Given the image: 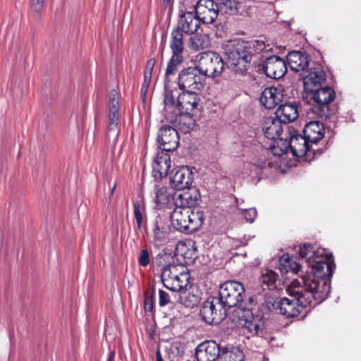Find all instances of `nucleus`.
I'll list each match as a JSON object with an SVG mask.
<instances>
[{"mask_svg":"<svg viewBox=\"0 0 361 361\" xmlns=\"http://www.w3.org/2000/svg\"><path fill=\"white\" fill-rule=\"evenodd\" d=\"M325 250L318 251V255L314 259L309 257L308 267L311 271L300 275L294 279L298 281L304 288L312 292L319 302L326 300L331 289V278L336 267L334 262L323 260L322 257Z\"/></svg>","mask_w":361,"mask_h":361,"instance_id":"obj_1","label":"nucleus"},{"mask_svg":"<svg viewBox=\"0 0 361 361\" xmlns=\"http://www.w3.org/2000/svg\"><path fill=\"white\" fill-rule=\"evenodd\" d=\"M228 67L235 74L244 75L250 68L254 57L267 51L262 40L245 41L240 38L228 40L223 44Z\"/></svg>","mask_w":361,"mask_h":361,"instance_id":"obj_2","label":"nucleus"},{"mask_svg":"<svg viewBox=\"0 0 361 361\" xmlns=\"http://www.w3.org/2000/svg\"><path fill=\"white\" fill-rule=\"evenodd\" d=\"M244 153L250 158L247 168L251 176H258L263 169L270 165L267 162V155L271 153L275 157H281L290 151L288 135L286 138H276L269 148L264 147L257 139L250 138L243 142Z\"/></svg>","mask_w":361,"mask_h":361,"instance_id":"obj_3","label":"nucleus"},{"mask_svg":"<svg viewBox=\"0 0 361 361\" xmlns=\"http://www.w3.org/2000/svg\"><path fill=\"white\" fill-rule=\"evenodd\" d=\"M288 298H279L276 311L289 318L298 317L305 308L310 309L320 304L312 292L307 290L298 281L292 280L286 288Z\"/></svg>","mask_w":361,"mask_h":361,"instance_id":"obj_4","label":"nucleus"},{"mask_svg":"<svg viewBox=\"0 0 361 361\" xmlns=\"http://www.w3.org/2000/svg\"><path fill=\"white\" fill-rule=\"evenodd\" d=\"M216 296L227 310L238 307L243 312H253L255 310V297L245 299V290L243 285L236 281H227L221 284Z\"/></svg>","mask_w":361,"mask_h":361,"instance_id":"obj_5","label":"nucleus"},{"mask_svg":"<svg viewBox=\"0 0 361 361\" xmlns=\"http://www.w3.org/2000/svg\"><path fill=\"white\" fill-rule=\"evenodd\" d=\"M173 227L186 234L196 231L202 224L203 212L200 209H173L170 215Z\"/></svg>","mask_w":361,"mask_h":361,"instance_id":"obj_6","label":"nucleus"},{"mask_svg":"<svg viewBox=\"0 0 361 361\" xmlns=\"http://www.w3.org/2000/svg\"><path fill=\"white\" fill-rule=\"evenodd\" d=\"M311 100L315 103L312 110L321 118L327 119L335 114V111L330 109L329 103L334 101L336 92L329 85H324L307 90Z\"/></svg>","mask_w":361,"mask_h":361,"instance_id":"obj_7","label":"nucleus"},{"mask_svg":"<svg viewBox=\"0 0 361 361\" xmlns=\"http://www.w3.org/2000/svg\"><path fill=\"white\" fill-rule=\"evenodd\" d=\"M109 114L107 122L106 142L112 147L117 143L120 130L118 128L119 119V101L118 93L116 90H111L109 94Z\"/></svg>","mask_w":361,"mask_h":361,"instance_id":"obj_8","label":"nucleus"},{"mask_svg":"<svg viewBox=\"0 0 361 361\" xmlns=\"http://www.w3.org/2000/svg\"><path fill=\"white\" fill-rule=\"evenodd\" d=\"M197 66L204 78L219 76L224 68V62L219 54L214 51H205L196 56Z\"/></svg>","mask_w":361,"mask_h":361,"instance_id":"obj_9","label":"nucleus"},{"mask_svg":"<svg viewBox=\"0 0 361 361\" xmlns=\"http://www.w3.org/2000/svg\"><path fill=\"white\" fill-rule=\"evenodd\" d=\"M289 128L288 126H287ZM286 133H288L290 139V152L294 157H306L307 159L314 158L323 153V149L319 147H314L305 135L299 134L295 129L288 128Z\"/></svg>","mask_w":361,"mask_h":361,"instance_id":"obj_10","label":"nucleus"},{"mask_svg":"<svg viewBox=\"0 0 361 361\" xmlns=\"http://www.w3.org/2000/svg\"><path fill=\"white\" fill-rule=\"evenodd\" d=\"M183 34L180 30L175 27L170 35L169 47L172 51V55L167 63L165 71V76L169 77L174 75L178 69V66L184 61V39Z\"/></svg>","mask_w":361,"mask_h":361,"instance_id":"obj_11","label":"nucleus"},{"mask_svg":"<svg viewBox=\"0 0 361 361\" xmlns=\"http://www.w3.org/2000/svg\"><path fill=\"white\" fill-rule=\"evenodd\" d=\"M227 314V309L216 295L209 297L200 309L202 319L210 325L219 324L226 318Z\"/></svg>","mask_w":361,"mask_h":361,"instance_id":"obj_12","label":"nucleus"},{"mask_svg":"<svg viewBox=\"0 0 361 361\" xmlns=\"http://www.w3.org/2000/svg\"><path fill=\"white\" fill-rule=\"evenodd\" d=\"M204 78L197 66L180 71L178 78V85L181 90H201Z\"/></svg>","mask_w":361,"mask_h":361,"instance_id":"obj_13","label":"nucleus"},{"mask_svg":"<svg viewBox=\"0 0 361 361\" xmlns=\"http://www.w3.org/2000/svg\"><path fill=\"white\" fill-rule=\"evenodd\" d=\"M252 316V319H246L241 327L243 334L247 338L251 337H260L265 340L267 343L273 338L269 336L265 329V319L263 316L259 314H255L249 312Z\"/></svg>","mask_w":361,"mask_h":361,"instance_id":"obj_14","label":"nucleus"},{"mask_svg":"<svg viewBox=\"0 0 361 361\" xmlns=\"http://www.w3.org/2000/svg\"><path fill=\"white\" fill-rule=\"evenodd\" d=\"M157 140L159 151L166 152L175 151L179 145L177 129L169 125L163 126L158 131Z\"/></svg>","mask_w":361,"mask_h":361,"instance_id":"obj_15","label":"nucleus"},{"mask_svg":"<svg viewBox=\"0 0 361 361\" xmlns=\"http://www.w3.org/2000/svg\"><path fill=\"white\" fill-rule=\"evenodd\" d=\"M302 73L306 91L323 85L326 80V75L321 63L313 62Z\"/></svg>","mask_w":361,"mask_h":361,"instance_id":"obj_16","label":"nucleus"},{"mask_svg":"<svg viewBox=\"0 0 361 361\" xmlns=\"http://www.w3.org/2000/svg\"><path fill=\"white\" fill-rule=\"evenodd\" d=\"M152 243L157 247L165 245L171 230L167 216L158 214L151 224Z\"/></svg>","mask_w":361,"mask_h":361,"instance_id":"obj_17","label":"nucleus"},{"mask_svg":"<svg viewBox=\"0 0 361 361\" xmlns=\"http://www.w3.org/2000/svg\"><path fill=\"white\" fill-rule=\"evenodd\" d=\"M262 70L266 75L270 78L279 79L282 78L287 71L286 61L279 56L271 55L265 56L262 55Z\"/></svg>","mask_w":361,"mask_h":361,"instance_id":"obj_18","label":"nucleus"},{"mask_svg":"<svg viewBox=\"0 0 361 361\" xmlns=\"http://www.w3.org/2000/svg\"><path fill=\"white\" fill-rule=\"evenodd\" d=\"M193 182V173L188 166L175 168L170 176L171 187L176 190L189 189Z\"/></svg>","mask_w":361,"mask_h":361,"instance_id":"obj_19","label":"nucleus"},{"mask_svg":"<svg viewBox=\"0 0 361 361\" xmlns=\"http://www.w3.org/2000/svg\"><path fill=\"white\" fill-rule=\"evenodd\" d=\"M222 348L214 340L203 341L195 349V357L197 361H216L220 358Z\"/></svg>","mask_w":361,"mask_h":361,"instance_id":"obj_20","label":"nucleus"},{"mask_svg":"<svg viewBox=\"0 0 361 361\" xmlns=\"http://www.w3.org/2000/svg\"><path fill=\"white\" fill-rule=\"evenodd\" d=\"M218 6L214 0H199L195 7V12L204 24H211L218 17Z\"/></svg>","mask_w":361,"mask_h":361,"instance_id":"obj_21","label":"nucleus"},{"mask_svg":"<svg viewBox=\"0 0 361 361\" xmlns=\"http://www.w3.org/2000/svg\"><path fill=\"white\" fill-rule=\"evenodd\" d=\"M201 22L195 12L188 11L179 16V20L175 28L183 33L192 35L197 31Z\"/></svg>","mask_w":361,"mask_h":361,"instance_id":"obj_22","label":"nucleus"},{"mask_svg":"<svg viewBox=\"0 0 361 361\" xmlns=\"http://www.w3.org/2000/svg\"><path fill=\"white\" fill-rule=\"evenodd\" d=\"M283 98V88L281 86H270L262 91L259 101L266 109H272L281 104Z\"/></svg>","mask_w":361,"mask_h":361,"instance_id":"obj_23","label":"nucleus"},{"mask_svg":"<svg viewBox=\"0 0 361 361\" xmlns=\"http://www.w3.org/2000/svg\"><path fill=\"white\" fill-rule=\"evenodd\" d=\"M200 90H182L178 95L176 106L178 111L190 112L197 109L200 97L197 93Z\"/></svg>","mask_w":361,"mask_h":361,"instance_id":"obj_24","label":"nucleus"},{"mask_svg":"<svg viewBox=\"0 0 361 361\" xmlns=\"http://www.w3.org/2000/svg\"><path fill=\"white\" fill-rule=\"evenodd\" d=\"M171 160L169 152L158 151L152 164V173L155 178L166 176L171 169Z\"/></svg>","mask_w":361,"mask_h":361,"instance_id":"obj_25","label":"nucleus"},{"mask_svg":"<svg viewBox=\"0 0 361 361\" xmlns=\"http://www.w3.org/2000/svg\"><path fill=\"white\" fill-rule=\"evenodd\" d=\"M200 197V193L195 190L194 193L190 191L176 192L173 193L172 200L175 206L174 209H192Z\"/></svg>","mask_w":361,"mask_h":361,"instance_id":"obj_26","label":"nucleus"},{"mask_svg":"<svg viewBox=\"0 0 361 361\" xmlns=\"http://www.w3.org/2000/svg\"><path fill=\"white\" fill-rule=\"evenodd\" d=\"M275 116L284 124L293 122L299 116L298 102H282L277 108Z\"/></svg>","mask_w":361,"mask_h":361,"instance_id":"obj_27","label":"nucleus"},{"mask_svg":"<svg viewBox=\"0 0 361 361\" xmlns=\"http://www.w3.org/2000/svg\"><path fill=\"white\" fill-rule=\"evenodd\" d=\"M324 126L319 121H310L303 129L305 137L314 147H317V142L324 137Z\"/></svg>","mask_w":361,"mask_h":361,"instance_id":"obj_28","label":"nucleus"},{"mask_svg":"<svg viewBox=\"0 0 361 361\" xmlns=\"http://www.w3.org/2000/svg\"><path fill=\"white\" fill-rule=\"evenodd\" d=\"M177 131L187 134L190 133L195 126V120L190 112L178 111L173 121H171Z\"/></svg>","mask_w":361,"mask_h":361,"instance_id":"obj_29","label":"nucleus"},{"mask_svg":"<svg viewBox=\"0 0 361 361\" xmlns=\"http://www.w3.org/2000/svg\"><path fill=\"white\" fill-rule=\"evenodd\" d=\"M290 68L294 72H304L310 65L309 56L300 51H292L287 55Z\"/></svg>","mask_w":361,"mask_h":361,"instance_id":"obj_30","label":"nucleus"},{"mask_svg":"<svg viewBox=\"0 0 361 361\" xmlns=\"http://www.w3.org/2000/svg\"><path fill=\"white\" fill-rule=\"evenodd\" d=\"M283 122L276 116L267 117L262 126L264 136L269 140H275L283 133Z\"/></svg>","mask_w":361,"mask_h":361,"instance_id":"obj_31","label":"nucleus"},{"mask_svg":"<svg viewBox=\"0 0 361 361\" xmlns=\"http://www.w3.org/2000/svg\"><path fill=\"white\" fill-rule=\"evenodd\" d=\"M133 214L138 231H147L146 205L143 199H137L133 202Z\"/></svg>","mask_w":361,"mask_h":361,"instance_id":"obj_32","label":"nucleus"},{"mask_svg":"<svg viewBox=\"0 0 361 361\" xmlns=\"http://www.w3.org/2000/svg\"><path fill=\"white\" fill-rule=\"evenodd\" d=\"M190 274L184 270L180 271L171 283L167 282L165 287L173 292H180L186 290L189 285Z\"/></svg>","mask_w":361,"mask_h":361,"instance_id":"obj_33","label":"nucleus"},{"mask_svg":"<svg viewBox=\"0 0 361 361\" xmlns=\"http://www.w3.org/2000/svg\"><path fill=\"white\" fill-rule=\"evenodd\" d=\"M278 274L271 269H262L259 277V283L263 290H274L276 288Z\"/></svg>","mask_w":361,"mask_h":361,"instance_id":"obj_34","label":"nucleus"},{"mask_svg":"<svg viewBox=\"0 0 361 361\" xmlns=\"http://www.w3.org/2000/svg\"><path fill=\"white\" fill-rule=\"evenodd\" d=\"M279 299L271 295L267 296L260 304H258L255 299V303L256 304L255 313L259 314L260 316H263L264 319H266V314H268L272 310H276V303L279 302Z\"/></svg>","mask_w":361,"mask_h":361,"instance_id":"obj_35","label":"nucleus"},{"mask_svg":"<svg viewBox=\"0 0 361 361\" xmlns=\"http://www.w3.org/2000/svg\"><path fill=\"white\" fill-rule=\"evenodd\" d=\"M219 359L221 361H243L244 353L238 347L224 346Z\"/></svg>","mask_w":361,"mask_h":361,"instance_id":"obj_36","label":"nucleus"},{"mask_svg":"<svg viewBox=\"0 0 361 361\" xmlns=\"http://www.w3.org/2000/svg\"><path fill=\"white\" fill-rule=\"evenodd\" d=\"M154 190L155 193V203L159 207L168 204L170 200L172 199L173 194L165 186L155 185Z\"/></svg>","mask_w":361,"mask_h":361,"instance_id":"obj_37","label":"nucleus"},{"mask_svg":"<svg viewBox=\"0 0 361 361\" xmlns=\"http://www.w3.org/2000/svg\"><path fill=\"white\" fill-rule=\"evenodd\" d=\"M179 271L178 266L174 263H168L163 266L161 268V279L164 287L167 286V282L171 283L174 278L177 277V274Z\"/></svg>","mask_w":361,"mask_h":361,"instance_id":"obj_38","label":"nucleus"},{"mask_svg":"<svg viewBox=\"0 0 361 361\" xmlns=\"http://www.w3.org/2000/svg\"><path fill=\"white\" fill-rule=\"evenodd\" d=\"M218 6V15L232 16L238 12V6L235 0H216Z\"/></svg>","mask_w":361,"mask_h":361,"instance_id":"obj_39","label":"nucleus"},{"mask_svg":"<svg viewBox=\"0 0 361 361\" xmlns=\"http://www.w3.org/2000/svg\"><path fill=\"white\" fill-rule=\"evenodd\" d=\"M279 269L282 274L292 271L298 273L300 271V265L287 255H283L279 259Z\"/></svg>","mask_w":361,"mask_h":361,"instance_id":"obj_40","label":"nucleus"},{"mask_svg":"<svg viewBox=\"0 0 361 361\" xmlns=\"http://www.w3.org/2000/svg\"><path fill=\"white\" fill-rule=\"evenodd\" d=\"M155 287L152 286L144 293V310L146 313H153L154 312V299L155 297Z\"/></svg>","mask_w":361,"mask_h":361,"instance_id":"obj_41","label":"nucleus"},{"mask_svg":"<svg viewBox=\"0 0 361 361\" xmlns=\"http://www.w3.org/2000/svg\"><path fill=\"white\" fill-rule=\"evenodd\" d=\"M191 47L193 49H203L209 45V40L207 35H196L190 37Z\"/></svg>","mask_w":361,"mask_h":361,"instance_id":"obj_42","label":"nucleus"},{"mask_svg":"<svg viewBox=\"0 0 361 361\" xmlns=\"http://www.w3.org/2000/svg\"><path fill=\"white\" fill-rule=\"evenodd\" d=\"M298 254L301 258L307 259V263H308L309 257L314 259L317 255H318V254H316L313 245L308 243H305L300 247Z\"/></svg>","mask_w":361,"mask_h":361,"instance_id":"obj_43","label":"nucleus"},{"mask_svg":"<svg viewBox=\"0 0 361 361\" xmlns=\"http://www.w3.org/2000/svg\"><path fill=\"white\" fill-rule=\"evenodd\" d=\"M155 63L156 61L154 58H151L147 61L144 71V82L142 87H145L147 88L149 87Z\"/></svg>","mask_w":361,"mask_h":361,"instance_id":"obj_44","label":"nucleus"},{"mask_svg":"<svg viewBox=\"0 0 361 361\" xmlns=\"http://www.w3.org/2000/svg\"><path fill=\"white\" fill-rule=\"evenodd\" d=\"M171 303V295L169 293L161 289L159 290V305L160 307H164Z\"/></svg>","mask_w":361,"mask_h":361,"instance_id":"obj_45","label":"nucleus"},{"mask_svg":"<svg viewBox=\"0 0 361 361\" xmlns=\"http://www.w3.org/2000/svg\"><path fill=\"white\" fill-rule=\"evenodd\" d=\"M138 263L141 267H146L149 263V252L147 249L142 250L138 256Z\"/></svg>","mask_w":361,"mask_h":361,"instance_id":"obj_46","label":"nucleus"},{"mask_svg":"<svg viewBox=\"0 0 361 361\" xmlns=\"http://www.w3.org/2000/svg\"><path fill=\"white\" fill-rule=\"evenodd\" d=\"M244 218L250 223H252L257 217V212L255 208L244 209Z\"/></svg>","mask_w":361,"mask_h":361,"instance_id":"obj_47","label":"nucleus"},{"mask_svg":"<svg viewBox=\"0 0 361 361\" xmlns=\"http://www.w3.org/2000/svg\"><path fill=\"white\" fill-rule=\"evenodd\" d=\"M44 5V0H30L31 9L37 14L42 11Z\"/></svg>","mask_w":361,"mask_h":361,"instance_id":"obj_48","label":"nucleus"},{"mask_svg":"<svg viewBox=\"0 0 361 361\" xmlns=\"http://www.w3.org/2000/svg\"><path fill=\"white\" fill-rule=\"evenodd\" d=\"M176 104L174 97L171 92H166L164 97V104L166 106H173Z\"/></svg>","mask_w":361,"mask_h":361,"instance_id":"obj_49","label":"nucleus"},{"mask_svg":"<svg viewBox=\"0 0 361 361\" xmlns=\"http://www.w3.org/2000/svg\"><path fill=\"white\" fill-rule=\"evenodd\" d=\"M251 239V237L244 235L241 238H237L234 240V244L236 247H244L247 245L248 241Z\"/></svg>","mask_w":361,"mask_h":361,"instance_id":"obj_50","label":"nucleus"},{"mask_svg":"<svg viewBox=\"0 0 361 361\" xmlns=\"http://www.w3.org/2000/svg\"><path fill=\"white\" fill-rule=\"evenodd\" d=\"M156 360L157 361H164L159 350L156 352Z\"/></svg>","mask_w":361,"mask_h":361,"instance_id":"obj_51","label":"nucleus"},{"mask_svg":"<svg viewBox=\"0 0 361 361\" xmlns=\"http://www.w3.org/2000/svg\"><path fill=\"white\" fill-rule=\"evenodd\" d=\"M114 358V352L111 351L107 361H112Z\"/></svg>","mask_w":361,"mask_h":361,"instance_id":"obj_52","label":"nucleus"},{"mask_svg":"<svg viewBox=\"0 0 361 361\" xmlns=\"http://www.w3.org/2000/svg\"><path fill=\"white\" fill-rule=\"evenodd\" d=\"M243 202H244V200L243 199H238V198L235 197V202L238 206L240 205Z\"/></svg>","mask_w":361,"mask_h":361,"instance_id":"obj_53","label":"nucleus"},{"mask_svg":"<svg viewBox=\"0 0 361 361\" xmlns=\"http://www.w3.org/2000/svg\"><path fill=\"white\" fill-rule=\"evenodd\" d=\"M164 4H169L172 0H163Z\"/></svg>","mask_w":361,"mask_h":361,"instance_id":"obj_54","label":"nucleus"},{"mask_svg":"<svg viewBox=\"0 0 361 361\" xmlns=\"http://www.w3.org/2000/svg\"><path fill=\"white\" fill-rule=\"evenodd\" d=\"M115 188H116V185H114V188H112V190H111V192H114V190Z\"/></svg>","mask_w":361,"mask_h":361,"instance_id":"obj_55","label":"nucleus"}]
</instances>
